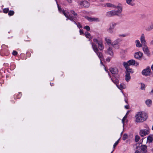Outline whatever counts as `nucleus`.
Here are the masks:
<instances>
[{"label":"nucleus","instance_id":"nucleus-1","mask_svg":"<svg viewBox=\"0 0 153 153\" xmlns=\"http://www.w3.org/2000/svg\"><path fill=\"white\" fill-rule=\"evenodd\" d=\"M147 115L145 113H143L142 112H140L136 115V120L137 122H142L146 120L147 118Z\"/></svg>","mask_w":153,"mask_h":153},{"label":"nucleus","instance_id":"nucleus-2","mask_svg":"<svg viewBox=\"0 0 153 153\" xmlns=\"http://www.w3.org/2000/svg\"><path fill=\"white\" fill-rule=\"evenodd\" d=\"M117 8L118 9L117 11L112 10L107 12L106 16L108 17H111L115 15L119 16L122 12V8L121 7L119 6H117Z\"/></svg>","mask_w":153,"mask_h":153},{"label":"nucleus","instance_id":"nucleus-3","mask_svg":"<svg viewBox=\"0 0 153 153\" xmlns=\"http://www.w3.org/2000/svg\"><path fill=\"white\" fill-rule=\"evenodd\" d=\"M137 150L135 153H146L147 152V146L145 145H141L140 146H137L136 147Z\"/></svg>","mask_w":153,"mask_h":153},{"label":"nucleus","instance_id":"nucleus-4","mask_svg":"<svg viewBox=\"0 0 153 153\" xmlns=\"http://www.w3.org/2000/svg\"><path fill=\"white\" fill-rule=\"evenodd\" d=\"M123 65L126 69L125 72L126 74H130V73H133L134 71L131 68H130L129 67H128V65L126 63V62H124L123 63Z\"/></svg>","mask_w":153,"mask_h":153},{"label":"nucleus","instance_id":"nucleus-5","mask_svg":"<svg viewBox=\"0 0 153 153\" xmlns=\"http://www.w3.org/2000/svg\"><path fill=\"white\" fill-rule=\"evenodd\" d=\"M126 63L128 65V67H129L131 65L137 66L138 65V63L136 62L135 60L133 59L128 61Z\"/></svg>","mask_w":153,"mask_h":153},{"label":"nucleus","instance_id":"nucleus-6","mask_svg":"<svg viewBox=\"0 0 153 153\" xmlns=\"http://www.w3.org/2000/svg\"><path fill=\"white\" fill-rule=\"evenodd\" d=\"M149 133V131L146 129L140 130V134L141 137H143L146 135L148 134Z\"/></svg>","mask_w":153,"mask_h":153},{"label":"nucleus","instance_id":"nucleus-7","mask_svg":"<svg viewBox=\"0 0 153 153\" xmlns=\"http://www.w3.org/2000/svg\"><path fill=\"white\" fill-rule=\"evenodd\" d=\"M151 69L149 67H148L146 69L143 70L142 71V74L143 75L147 76L149 75L151 71Z\"/></svg>","mask_w":153,"mask_h":153},{"label":"nucleus","instance_id":"nucleus-8","mask_svg":"<svg viewBox=\"0 0 153 153\" xmlns=\"http://www.w3.org/2000/svg\"><path fill=\"white\" fill-rule=\"evenodd\" d=\"M78 3L79 5H82L85 7H88L89 6V3L86 1H79Z\"/></svg>","mask_w":153,"mask_h":153},{"label":"nucleus","instance_id":"nucleus-9","mask_svg":"<svg viewBox=\"0 0 153 153\" xmlns=\"http://www.w3.org/2000/svg\"><path fill=\"white\" fill-rule=\"evenodd\" d=\"M109 70L113 74H116L118 73V69L116 68H109Z\"/></svg>","mask_w":153,"mask_h":153},{"label":"nucleus","instance_id":"nucleus-10","mask_svg":"<svg viewBox=\"0 0 153 153\" xmlns=\"http://www.w3.org/2000/svg\"><path fill=\"white\" fill-rule=\"evenodd\" d=\"M85 18L87 19L88 21H89L90 22H93V21H95V22H99L100 21V20L98 18H91V17H90L88 16H87L85 17Z\"/></svg>","mask_w":153,"mask_h":153},{"label":"nucleus","instance_id":"nucleus-11","mask_svg":"<svg viewBox=\"0 0 153 153\" xmlns=\"http://www.w3.org/2000/svg\"><path fill=\"white\" fill-rule=\"evenodd\" d=\"M106 53L110 55L111 57H113L114 55V53L112 51V48L109 46L108 48L107 49Z\"/></svg>","mask_w":153,"mask_h":153},{"label":"nucleus","instance_id":"nucleus-12","mask_svg":"<svg viewBox=\"0 0 153 153\" xmlns=\"http://www.w3.org/2000/svg\"><path fill=\"white\" fill-rule=\"evenodd\" d=\"M142 55L143 53L141 52H137L135 53L134 57L136 59H140L141 58Z\"/></svg>","mask_w":153,"mask_h":153},{"label":"nucleus","instance_id":"nucleus-13","mask_svg":"<svg viewBox=\"0 0 153 153\" xmlns=\"http://www.w3.org/2000/svg\"><path fill=\"white\" fill-rule=\"evenodd\" d=\"M113 76L114 78H112L111 77V79L112 81L118 87V84L119 83V80L116 77V76L114 75Z\"/></svg>","mask_w":153,"mask_h":153},{"label":"nucleus","instance_id":"nucleus-14","mask_svg":"<svg viewBox=\"0 0 153 153\" xmlns=\"http://www.w3.org/2000/svg\"><path fill=\"white\" fill-rule=\"evenodd\" d=\"M91 44L92 45V48L94 50V51L96 53H97L99 51V50L97 48V46L96 45L93 43L92 42H91Z\"/></svg>","mask_w":153,"mask_h":153},{"label":"nucleus","instance_id":"nucleus-15","mask_svg":"<svg viewBox=\"0 0 153 153\" xmlns=\"http://www.w3.org/2000/svg\"><path fill=\"white\" fill-rule=\"evenodd\" d=\"M140 41L142 45H145L146 42L143 34H142L140 37Z\"/></svg>","mask_w":153,"mask_h":153},{"label":"nucleus","instance_id":"nucleus-16","mask_svg":"<svg viewBox=\"0 0 153 153\" xmlns=\"http://www.w3.org/2000/svg\"><path fill=\"white\" fill-rule=\"evenodd\" d=\"M126 3L131 6H134L135 5V4L133 2L134 0H126Z\"/></svg>","mask_w":153,"mask_h":153},{"label":"nucleus","instance_id":"nucleus-17","mask_svg":"<svg viewBox=\"0 0 153 153\" xmlns=\"http://www.w3.org/2000/svg\"><path fill=\"white\" fill-rule=\"evenodd\" d=\"M153 141V136L152 135H149L147 137V142L152 143Z\"/></svg>","mask_w":153,"mask_h":153},{"label":"nucleus","instance_id":"nucleus-18","mask_svg":"<svg viewBox=\"0 0 153 153\" xmlns=\"http://www.w3.org/2000/svg\"><path fill=\"white\" fill-rule=\"evenodd\" d=\"M98 46L99 48L100 51L102 50L103 49V46L101 41L98 43Z\"/></svg>","mask_w":153,"mask_h":153},{"label":"nucleus","instance_id":"nucleus-19","mask_svg":"<svg viewBox=\"0 0 153 153\" xmlns=\"http://www.w3.org/2000/svg\"><path fill=\"white\" fill-rule=\"evenodd\" d=\"M143 50L144 51L145 53L148 56H150V53H149V50L147 48H143Z\"/></svg>","mask_w":153,"mask_h":153},{"label":"nucleus","instance_id":"nucleus-20","mask_svg":"<svg viewBox=\"0 0 153 153\" xmlns=\"http://www.w3.org/2000/svg\"><path fill=\"white\" fill-rule=\"evenodd\" d=\"M131 79L130 74H126L125 75V80L127 82L129 81Z\"/></svg>","mask_w":153,"mask_h":153},{"label":"nucleus","instance_id":"nucleus-21","mask_svg":"<svg viewBox=\"0 0 153 153\" xmlns=\"http://www.w3.org/2000/svg\"><path fill=\"white\" fill-rule=\"evenodd\" d=\"M121 41V40L120 39H117L113 42L111 44L118 45V43Z\"/></svg>","mask_w":153,"mask_h":153},{"label":"nucleus","instance_id":"nucleus-22","mask_svg":"<svg viewBox=\"0 0 153 153\" xmlns=\"http://www.w3.org/2000/svg\"><path fill=\"white\" fill-rule=\"evenodd\" d=\"M135 42L136 43V47H141L142 46V45L140 44L139 41L137 40L135 41Z\"/></svg>","mask_w":153,"mask_h":153},{"label":"nucleus","instance_id":"nucleus-23","mask_svg":"<svg viewBox=\"0 0 153 153\" xmlns=\"http://www.w3.org/2000/svg\"><path fill=\"white\" fill-rule=\"evenodd\" d=\"M67 19H66V20H67L68 19H69L71 21H73L74 22L75 21V19L72 16H68V17L67 18Z\"/></svg>","mask_w":153,"mask_h":153},{"label":"nucleus","instance_id":"nucleus-24","mask_svg":"<svg viewBox=\"0 0 153 153\" xmlns=\"http://www.w3.org/2000/svg\"><path fill=\"white\" fill-rule=\"evenodd\" d=\"M146 103L148 106H149L152 104V101L150 100H148L146 101Z\"/></svg>","mask_w":153,"mask_h":153},{"label":"nucleus","instance_id":"nucleus-25","mask_svg":"<svg viewBox=\"0 0 153 153\" xmlns=\"http://www.w3.org/2000/svg\"><path fill=\"white\" fill-rule=\"evenodd\" d=\"M117 23H115L112 22L111 23L110 25V27L112 29H114V27H115L116 25L117 24Z\"/></svg>","mask_w":153,"mask_h":153},{"label":"nucleus","instance_id":"nucleus-26","mask_svg":"<svg viewBox=\"0 0 153 153\" xmlns=\"http://www.w3.org/2000/svg\"><path fill=\"white\" fill-rule=\"evenodd\" d=\"M96 53L100 59H102L103 57V55L101 52L98 51L97 53Z\"/></svg>","mask_w":153,"mask_h":153},{"label":"nucleus","instance_id":"nucleus-27","mask_svg":"<svg viewBox=\"0 0 153 153\" xmlns=\"http://www.w3.org/2000/svg\"><path fill=\"white\" fill-rule=\"evenodd\" d=\"M105 40L106 41V43L108 44V45H111V41L110 39L107 38H105Z\"/></svg>","mask_w":153,"mask_h":153},{"label":"nucleus","instance_id":"nucleus-28","mask_svg":"<svg viewBox=\"0 0 153 153\" xmlns=\"http://www.w3.org/2000/svg\"><path fill=\"white\" fill-rule=\"evenodd\" d=\"M85 36L87 38H91V34H90L87 32H85Z\"/></svg>","mask_w":153,"mask_h":153},{"label":"nucleus","instance_id":"nucleus-29","mask_svg":"<svg viewBox=\"0 0 153 153\" xmlns=\"http://www.w3.org/2000/svg\"><path fill=\"white\" fill-rule=\"evenodd\" d=\"M111 45L115 49H118L119 48V45H118L111 44Z\"/></svg>","mask_w":153,"mask_h":153},{"label":"nucleus","instance_id":"nucleus-30","mask_svg":"<svg viewBox=\"0 0 153 153\" xmlns=\"http://www.w3.org/2000/svg\"><path fill=\"white\" fill-rule=\"evenodd\" d=\"M62 13L64 14V15L66 17H68V13L66 11V10H62Z\"/></svg>","mask_w":153,"mask_h":153},{"label":"nucleus","instance_id":"nucleus-31","mask_svg":"<svg viewBox=\"0 0 153 153\" xmlns=\"http://www.w3.org/2000/svg\"><path fill=\"white\" fill-rule=\"evenodd\" d=\"M74 23L77 25V27L79 28H82V26L81 25L80 23L78 22L77 23L76 22H74Z\"/></svg>","mask_w":153,"mask_h":153},{"label":"nucleus","instance_id":"nucleus-32","mask_svg":"<svg viewBox=\"0 0 153 153\" xmlns=\"http://www.w3.org/2000/svg\"><path fill=\"white\" fill-rule=\"evenodd\" d=\"M106 5L108 7H115L114 5L110 3H107L106 4Z\"/></svg>","mask_w":153,"mask_h":153},{"label":"nucleus","instance_id":"nucleus-33","mask_svg":"<svg viewBox=\"0 0 153 153\" xmlns=\"http://www.w3.org/2000/svg\"><path fill=\"white\" fill-rule=\"evenodd\" d=\"M124 85L123 84H120V86H119L118 85V88L121 90L123 89L124 88Z\"/></svg>","mask_w":153,"mask_h":153},{"label":"nucleus","instance_id":"nucleus-34","mask_svg":"<svg viewBox=\"0 0 153 153\" xmlns=\"http://www.w3.org/2000/svg\"><path fill=\"white\" fill-rule=\"evenodd\" d=\"M128 137V134H124L123 136V140H126Z\"/></svg>","mask_w":153,"mask_h":153},{"label":"nucleus","instance_id":"nucleus-35","mask_svg":"<svg viewBox=\"0 0 153 153\" xmlns=\"http://www.w3.org/2000/svg\"><path fill=\"white\" fill-rule=\"evenodd\" d=\"M140 139V137L138 135H136L135 140V141L136 142H138V141Z\"/></svg>","mask_w":153,"mask_h":153},{"label":"nucleus","instance_id":"nucleus-36","mask_svg":"<svg viewBox=\"0 0 153 153\" xmlns=\"http://www.w3.org/2000/svg\"><path fill=\"white\" fill-rule=\"evenodd\" d=\"M14 12L13 11L10 10L9 11L8 15L10 16H12L14 14Z\"/></svg>","mask_w":153,"mask_h":153},{"label":"nucleus","instance_id":"nucleus-37","mask_svg":"<svg viewBox=\"0 0 153 153\" xmlns=\"http://www.w3.org/2000/svg\"><path fill=\"white\" fill-rule=\"evenodd\" d=\"M113 29L111 28L110 27L109 29L107 30V31L110 33H113Z\"/></svg>","mask_w":153,"mask_h":153},{"label":"nucleus","instance_id":"nucleus-38","mask_svg":"<svg viewBox=\"0 0 153 153\" xmlns=\"http://www.w3.org/2000/svg\"><path fill=\"white\" fill-rule=\"evenodd\" d=\"M153 29V25H152L147 29V30L149 31Z\"/></svg>","mask_w":153,"mask_h":153},{"label":"nucleus","instance_id":"nucleus-39","mask_svg":"<svg viewBox=\"0 0 153 153\" xmlns=\"http://www.w3.org/2000/svg\"><path fill=\"white\" fill-rule=\"evenodd\" d=\"M84 29H85L87 31H90V27L88 26H86L84 27Z\"/></svg>","mask_w":153,"mask_h":153},{"label":"nucleus","instance_id":"nucleus-40","mask_svg":"<svg viewBox=\"0 0 153 153\" xmlns=\"http://www.w3.org/2000/svg\"><path fill=\"white\" fill-rule=\"evenodd\" d=\"M9 10L8 8H4L3 10V12L5 13H7L9 12Z\"/></svg>","mask_w":153,"mask_h":153},{"label":"nucleus","instance_id":"nucleus-41","mask_svg":"<svg viewBox=\"0 0 153 153\" xmlns=\"http://www.w3.org/2000/svg\"><path fill=\"white\" fill-rule=\"evenodd\" d=\"M120 140V139L118 140L113 145V148H115V147L117 146V145L118 144L119 141Z\"/></svg>","mask_w":153,"mask_h":153},{"label":"nucleus","instance_id":"nucleus-42","mask_svg":"<svg viewBox=\"0 0 153 153\" xmlns=\"http://www.w3.org/2000/svg\"><path fill=\"white\" fill-rule=\"evenodd\" d=\"M57 4L58 9L60 13H61V12H62V10L60 6H59L57 3Z\"/></svg>","mask_w":153,"mask_h":153},{"label":"nucleus","instance_id":"nucleus-43","mask_svg":"<svg viewBox=\"0 0 153 153\" xmlns=\"http://www.w3.org/2000/svg\"><path fill=\"white\" fill-rule=\"evenodd\" d=\"M71 12L75 16H77V14L76 13H75L74 10H71Z\"/></svg>","mask_w":153,"mask_h":153},{"label":"nucleus","instance_id":"nucleus-44","mask_svg":"<svg viewBox=\"0 0 153 153\" xmlns=\"http://www.w3.org/2000/svg\"><path fill=\"white\" fill-rule=\"evenodd\" d=\"M127 117V116L126 115L124 116V117H123V119L122 120V123L124 124V122L125 120V119Z\"/></svg>","mask_w":153,"mask_h":153},{"label":"nucleus","instance_id":"nucleus-45","mask_svg":"<svg viewBox=\"0 0 153 153\" xmlns=\"http://www.w3.org/2000/svg\"><path fill=\"white\" fill-rule=\"evenodd\" d=\"M93 41L94 42H96L97 44L100 42L101 41H98L97 39H93Z\"/></svg>","mask_w":153,"mask_h":153},{"label":"nucleus","instance_id":"nucleus-46","mask_svg":"<svg viewBox=\"0 0 153 153\" xmlns=\"http://www.w3.org/2000/svg\"><path fill=\"white\" fill-rule=\"evenodd\" d=\"M18 53L17 51H13L12 53V54L14 56H16L17 55Z\"/></svg>","mask_w":153,"mask_h":153},{"label":"nucleus","instance_id":"nucleus-47","mask_svg":"<svg viewBox=\"0 0 153 153\" xmlns=\"http://www.w3.org/2000/svg\"><path fill=\"white\" fill-rule=\"evenodd\" d=\"M141 89L142 90H143L145 88V85L143 84H141Z\"/></svg>","mask_w":153,"mask_h":153},{"label":"nucleus","instance_id":"nucleus-48","mask_svg":"<svg viewBox=\"0 0 153 153\" xmlns=\"http://www.w3.org/2000/svg\"><path fill=\"white\" fill-rule=\"evenodd\" d=\"M119 36L120 37H125L126 36V35H125V34H122V35L120 34V35H119Z\"/></svg>","mask_w":153,"mask_h":153},{"label":"nucleus","instance_id":"nucleus-49","mask_svg":"<svg viewBox=\"0 0 153 153\" xmlns=\"http://www.w3.org/2000/svg\"><path fill=\"white\" fill-rule=\"evenodd\" d=\"M106 60L108 62H109L111 60V58L110 57H108L106 59Z\"/></svg>","mask_w":153,"mask_h":153},{"label":"nucleus","instance_id":"nucleus-50","mask_svg":"<svg viewBox=\"0 0 153 153\" xmlns=\"http://www.w3.org/2000/svg\"><path fill=\"white\" fill-rule=\"evenodd\" d=\"M79 33L80 35H82V34H83V31L81 29H80L79 30Z\"/></svg>","mask_w":153,"mask_h":153},{"label":"nucleus","instance_id":"nucleus-51","mask_svg":"<svg viewBox=\"0 0 153 153\" xmlns=\"http://www.w3.org/2000/svg\"><path fill=\"white\" fill-rule=\"evenodd\" d=\"M105 71L108 73V75L111 78V76L110 75V73H109L108 71L105 68Z\"/></svg>","mask_w":153,"mask_h":153},{"label":"nucleus","instance_id":"nucleus-52","mask_svg":"<svg viewBox=\"0 0 153 153\" xmlns=\"http://www.w3.org/2000/svg\"><path fill=\"white\" fill-rule=\"evenodd\" d=\"M125 107L127 109H129V105H126L125 106Z\"/></svg>","mask_w":153,"mask_h":153},{"label":"nucleus","instance_id":"nucleus-53","mask_svg":"<svg viewBox=\"0 0 153 153\" xmlns=\"http://www.w3.org/2000/svg\"><path fill=\"white\" fill-rule=\"evenodd\" d=\"M129 112V111H127V113H126V116H127V115L128 114Z\"/></svg>","mask_w":153,"mask_h":153},{"label":"nucleus","instance_id":"nucleus-54","mask_svg":"<svg viewBox=\"0 0 153 153\" xmlns=\"http://www.w3.org/2000/svg\"><path fill=\"white\" fill-rule=\"evenodd\" d=\"M125 102L127 103H128V101L127 100H126V99H125Z\"/></svg>","mask_w":153,"mask_h":153},{"label":"nucleus","instance_id":"nucleus-55","mask_svg":"<svg viewBox=\"0 0 153 153\" xmlns=\"http://www.w3.org/2000/svg\"><path fill=\"white\" fill-rule=\"evenodd\" d=\"M151 68L152 70V71H153V64L152 65V66Z\"/></svg>","mask_w":153,"mask_h":153},{"label":"nucleus","instance_id":"nucleus-56","mask_svg":"<svg viewBox=\"0 0 153 153\" xmlns=\"http://www.w3.org/2000/svg\"><path fill=\"white\" fill-rule=\"evenodd\" d=\"M100 0V1H101V2H103V0Z\"/></svg>","mask_w":153,"mask_h":153},{"label":"nucleus","instance_id":"nucleus-57","mask_svg":"<svg viewBox=\"0 0 153 153\" xmlns=\"http://www.w3.org/2000/svg\"><path fill=\"white\" fill-rule=\"evenodd\" d=\"M114 150H113L111 152V153H112V152H113V151H114Z\"/></svg>","mask_w":153,"mask_h":153},{"label":"nucleus","instance_id":"nucleus-58","mask_svg":"<svg viewBox=\"0 0 153 153\" xmlns=\"http://www.w3.org/2000/svg\"><path fill=\"white\" fill-rule=\"evenodd\" d=\"M152 150H153V148L152 149Z\"/></svg>","mask_w":153,"mask_h":153},{"label":"nucleus","instance_id":"nucleus-59","mask_svg":"<svg viewBox=\"0 0 153 153\" xmlns=\"http://www.w3.org/2000/svg\"><path fill=\"white\" fill-rule=\"evenodd\" d=\"M56 1V0H55Z\"/></svg>","mask_w":153,"mask_h":153}]
</instances>
